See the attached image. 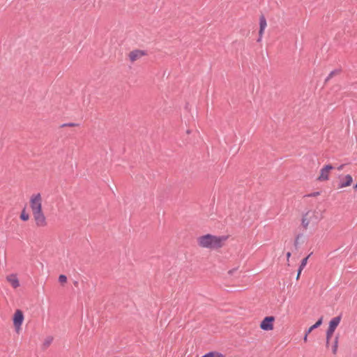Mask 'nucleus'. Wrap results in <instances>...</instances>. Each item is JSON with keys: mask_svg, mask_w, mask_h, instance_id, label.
<instances>
[{"mask_svg": "<svg viewBox=\"0 0 357 357\" xmlns=\"http://www.w3.org/2000/svg\"><path fill=\"white\" fill-rule=\"evenodd\" d=\"M227 239V236H216L211 234H206L200 236L198 238L199 245L203 248L210 249H218L223 246L224 242Z\"/></svg>", "mask_w": 357, "mask_h": 357, "instance_id": "obj_1", "label": "nucleus"}, {"mask_svg": "<svg viewBox=\"0 0 357 357\" xmlns=\"http://www.w3.org/2000/svg\"><path fill=\"white\" fill-rule=\"evenodd\" d=\"M146 55H147V52L146 50H140V49H135L128 53V57L129 61L131 63H134L137 61L140 60L141 59H142L144 56H145Z\"/></svg>", "mask_w": 357, "mask_h": 357, "instance_id": "obj_2", "label": "nucleus"}, {"mask_svg": "<svg viewBox=\"0 0 357 357\" xmlns=\"http://www.w3.org/2000/svg\"><path fill=\"white\" fill-rule=\"evenodd\" d=\"M30 206L33 213L42 211V197L40 193L32 195Z\"/></svg>", "mask_w": 357, "mask_h": 357, "instance_id": "obj_3", "label": "nucleus"}, {"mask_svg": "<svg viewBox=\"0 0 357 357\" xmlns=\"http://www.w3.org/2000/svg\"><path fill=\"white\" fill-rule=\"evenodd\" d=\"M275 318L272 316L266 317L261 322L260 327L264 331H271L273 328V321Z\"/></svg>", "mask_w": 357, "mask_h": 357, "instance_id": "obj_4", "label": "nucleus"}, {"mask_svg": "<svg viewBox=\"0 0 357 357\" xmlns=\"http://www.w3.org/2000/svg\"><path fill=\"white\" fill-rule=\"evenodd\" d=\"M33 215L37 226L44 227L46 225L45 217L42 211L33 212Z\"/></svg>", "mask_w": 357, "mask_h": 357, "instance_id": "obj_5", "label": "nucleus"}, {"mask_svg": "<svg viewBox=\"0 0 357 357\" xmlns=\"http://www.w3.org/2000/svg\"><path fill=\"white\" fill-rule=\"evenodd\" d=\"M333 169V167L331 165H327L324 166L320 172V175L318 177V180L319 181H324L328 179L329 172L331 169Z\"/></svg>", "mask_w": 357, "mask_h": 357, "instance_id": "obj_6", "label": "nucleus"}, {"mask_svg": "<svg viewBox=\"0 0 357 357\" xmlns=\"http://www.w3.org/2000/svg\"><path fill=\"white\" fill-rule=\"evenodd\" d=\"M24 320V315L21 310H17L14 314L13 324L15 328H20Z\"/></svg>", "mask_w": 357, "mask_h": 357, "instance_id": "obj_7", "label": "nucleus"}, {"mask_svg": "<svg viewBox=\"0 0 357 357\" xmlns=\"http://www.w3.org/2000/svg\"><path fill=\"white\" fill-rule=\"evenodd\" d=\"M341 321V316H337L334 318H333L329 323L328 328L335 331L336 328L339 325L340 322Z\"/></svg>", "mask_w": 357, "mask_h": 357, "instance_id": "obj_8", "label": "nucleus"}, {"mask_svg": "<svg viewBox=\"0 0 357 357\" xmlns=\"http://www.w3.org/2000/svg\"><path fill=\"white\" fill-rule=\"evenodd\" d=\"M344 180H345L344 181H342L340 183V185H339L340 188L349 186L351 185V183L353 182V178H352L351 176L349 174L347 175L344 177Z\"/></svg>", "mask_w": 357, "mask_h": 357, "instance_id": "obj_9", "label": "nucleus"}, {"mask_svg": "<svg viewBox=\"0 0 357 357\" xmlns=\"http://www.w3.org/2000/svg\"><path fill=\"white\" fill-rule=\"evenodd\" d=\"M7 280L10 282V284L13 286V287L17 288V287H19V285H20L19 280L15 275H10L7 277Z\"/></svg>", "mask_w": 357, "mask_h": 357, "instance_id": "obj_10", "label": "nucleus"}, {"mask_svg": "<svg viewBox=\"0 0 357 357\" xmlns=\"http://www.w3.org/2000/svg\"><path fill=\"white\" fill-rule=\"evenodd\" d=\"M266 19L264 18V17H260V20H259V34L262 36L263 33H264V29H266Z\"/></svg>", "mask_w": 357, "mask_h": 357, "instance_id": "obj_11", "label": "nucleus"}, {"mask_svg": "<svg viewBox=\"0 0 357 357\" xmlns=\"http://www.w3.org/2000/svg\"><path fill=\"white\" fill-rule=\"evenodd\" d=\"M312 213V212L311 211H308L307 213H306L305 214V215L303 217V219H302V225L303 226L306 228L309 223H310V218H311V214Z\"/></svg>", "mask_w": 357, "mask_h": 357, "instance_id": "obj_12", "label": "nucleus"}, {"mask_svg": "<svg viewBox=\"0 0 357 357\" xmlns=\"http://www.w3.org/2000/svg\"><path fill=\"white\" fill-rule=\"evenodd\" d=\"M341 69L337 68L332 70L328 75L327 78L326 79V81L329 80L331 78H332L334 76H337L341 73Z\"/></svg>", "mask_w": 357, "mask_h": 357, "instance_id": "obj_13", "label": "nucleus"}, {"mask_svg": "<svg viewBox=\"0 0 357 357\" xmlns=\"http://www.w3.org/2000/svg\"><path fill=\"white\" fill-rule=\"evenodd\" d=\"M52 341H53V337H52V336L47 337L43 342V348L44 349H47L52 344Z\"/></svg>", "mask_w": 357, "mask_h": 357, "instance_id": "obj_14", "label": "nucleus"}, {"mask_svg": "<svg viewBox=\"0 0 357 357\" xmlns=\"http://www.w3.org/2000/svg\"><path fill=\"white\" fill-rule=\"evenodd\" d=\"M202 357H225L221 354L217 353V352H210L205 355H204Z\"/></svg>", "mask_w": 357, "mask_h": 357, "instance_id": "obj_15", "label": "nucleus"}, {"mask_svg": "<svg viewBox=\"0 0 357 357\" xmlns=\"http://www.w3.org/2000/svg\"><path fill=\"white\" fill-rule=\"evenodd\" d=\"M338 347V336H336L334 340V344L332 347V351L333 354H336Z\"/></svg>", "mask_w": 357, "mask_h": 357, "instance_id": "obj_16", "label": "nucleus"}, {"mask_svg": "<svg viewBox=\"0 0 357 357\" xmlns=\"http://www.w3.org/2000/svg\"><path fill=\"white\" fill-rule=\"evenodd\" d=\"M20 218L24 221H26L29 218V214L25 212L24 209L21 213Z\"/></svg>", "mask_w": 357, "mask_h": 357, "instance_id": "obj_17", "label": "nucleus"}, {"mask_svg": "<svg viewBox=\"0 0 357 357\" xmlns=\"http://www.w3.org/2000/svg\"><path fill=\"white\" fill-rule=\"evenodd\" d=\"M334 332H335V331H333V330H331L330 328L327 329V331H326V340H328V342L330 341V340L332 337Z\"/></svg>", "mask_w": 357, "mask_h": 357, "instance_id": "obj_18", "label": "nucleus"}, {"mask_svg": "<svg viewBox=\"0 0 357 357\" xmlns=\"http://www.w3.org/2000/svg\"><path fill=\"white\" fill-rule=\"evenodd\" d=\"M309 257H310V255H308L307 257H305L304 259H302L301 264V265L299 266V268H301L302 270L304 268V267L307 264V259H308Z\"/></svg>", "mask_w": 357, "mask_h": 357, "instance_id": "obj_19", "label": "nucleus"}, {"mask_svg": "<svg viewBox=\"0 0 357 357\" xmlns=\"http://www.w3.org/2000/svg\"><path fill=\"white\" fill-rule=\"evenodd\" d=\"M59 281L60 283L61 284H63V283H66L67 282V278L66 275H59Z\"/></svg>", "mask_w": 357, "mask_h": 357, "instance_id": "obj_20", "label": "nucleus"}, {"mask_svg": "<svg viewBox=\"0 0 357 357\" xmlns=\"http://www.w3.org/2000/svg\"><path fill=\"white\" fill-rule=\"evenodd\" d=\"M322 321H323V317H321L314 324V327L316 328H317L318 327H319L321 324H322Z\"/></svg>", "mask_w": 357, "mask_h": 357, "instance_id": "obj_21", "label": "nucleus"}, {"mask_svg": "<svg viewBox=\"0 0 357 357\" xmlns=\"http://www.w3.org/2000/svg\"><path fill=\"white\" fill-rule=\"evenodd\" d=\"M77 126V124L70 123H64V124H63L61 126V127H65V126L73 127V126Z\"/></svg>", "mask_w": 357, "mask_h": 357, "instance_id": "obj_22", "label": "nucleus"}, {"mask_svg": "<svg viewBox=\"0 0 357 357\" xmlns=\"http://www.w3.org/2000/svg\"><path fill=\"white\" fill-rule=\"evenodd\" d=\"M316 328L314 327V325H312L311 327H310L308 328V330L307 331V333L310 334L314 329H315Z\"/></svg>", "mask_w": 357, "mask_h": 357, "instance_id": "obj_23", "label": "nucleus"}, {"mask_svg": "<svg viewBox=\"0 0 357 357\" xmlns=\"http://www.w3.org/2000/svg\"><path fill=\"white\" fill-rule=\"evenodd\" d=\"M319 194H320L319 192H315L308 195V196L309 197H316V196H318Z\"/></svg>", "mask_w": 357, "mask_h": 357, "instance_id": "obj_24", "label": "nucleus"}, {"mask_svg": "<svg viewBox=\"0 0 357 357\" xmlns=\"http://www.w3.org/2000/svg\"><path fill=\"white\" fill-rule=\"evenodd\" d=\"M302 271H303L302 269L298 268V274H297V277H296V279H297V280H298V278H299V277H300V275H301V273Z\"/></svg>", "mask_w": 357, "mask_h": 357, "instance_id": "obj_25", "label": "nucleus"}, {"mask_svg": "<svg viewBox=\"0 0 357 357\" xmlns=\"http://www.w3.org/2000/svg\"><path fill=\"white\" fill-rule=\"evenodd\" d=\"M344 167V165H340V166L337 167V169H338L339 171H341L342 169H343Z\"/></svg>", "mask_w": 357, "mask_h": 357, "instance_id": "obj_26", "label": "nucleus"}, {"mask_svg": "<svg viewBox=\"0 0 357 357\" xmlns=\"http://www.w3.org/2000/svg\"><path fill=\"white\" fill-rule=\"evenodd\" d=\"M308 335H309L308 333H305V337L303 338L304 342H307Z\"/></svg>", "mask_w": 357, "mask_h": 357, "instance_id": "obj_27", "label": "nucleus"}, {"mask_svg": "<svg viewBox=\"0 0 357 357\" xmlns=\"http://www.w3.org/2000/svg\"><path fill=\"white\" fill-rule=\"evenodd\" d=\"M290 256H291V253L290 252H287V257L289 259Z\"/></svg>", "mask_w": 357, "mask_h": 357, "instance_id": "obj_28", "label": "nucleus"}, {"mask_svg": "<svg viewBox=\"0 0 357 357\" xmlns=\"http://www.w3.org/2000/svg\"><path fill=\"white\" fill-rule=\"evenodd\" d=\"M354 189L355 190H357V183L354 186Z\"/></svg>", "mask_w": 357, "mask_h": 357, "instance_id": "obj_29", "label": "nucleus"}, {"mask_svg": "<svg viewBox=\"0 0 357 357\" xmlns=\"http://www.w3.org/2000/svg\"><path fill=\"white\" fill-rule=\"evenodd\" d=\"M234 271V269H233V270H231V271H229V274H231V273H233Z\"/></svg>", "mask_w": 357, "mask_h": 357, "instance_id": "obj_30", "label": "nucleus"}, {"mask_svg": "<svg viewBox=\"0 0 357 357\" xmlns=\"http://www.w3.org/2000/svg\"><path fill=\"white\" fill-rule=\"evenodd\" d=\"M329 344V342H328V340H326V347H328Z\"/></svg>", "mask_w": 357, "mask_h": 357, "instance_id": "obj_31", "label": "nucleus"}]
</instances>
